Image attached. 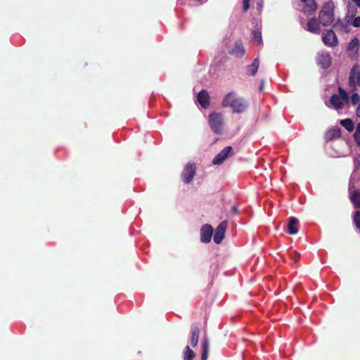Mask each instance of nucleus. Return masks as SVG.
Returning <instances> with one entry per match:
<instances>
[{
  "mask_svg": "<svg viewBox=\"0 0 360 360\" xmlns=\"http://www.w3.org/2000/svg\"><path fill=\"white\" fill-rule=\"evenodd\" d=\"M221 105L224 108H231L233 113H242L245 112L248 103L247 101L242 98L238 97L233 91L228 93L222 100Z\"/></svg>",
  "mask_w": 360,
  "mask_h": 360,
  "instance_id": "nucleus-1",
  "label": "nucleus"
},
{
  "mask_svg": "<svg viewBox=\"0 0 360 360\" xmlns=\"http://www.w3.org/2000/svg\"><path fill=\"white\" fill-rule=\"evenodd\" d=\"M334 3L329 1L323 4L319 13V20L323 26H328L334 21Z\"/></svg>",
  "mask_w": 360,
  "mask_h": 360,
  "instance_id": "nucleus-2",
  "label": "nucleus"
},
{
  "mask_svg": "<svg viewBox=\"0 0 360 360\" xmlns=\"http://www.w3.org/2000/svg\"><path fill=\"white\" fill-rule=\"evenodd\" d=\"M209 124L212 131L221 134L224 129V117L221 112H212L208 117Z\"/></svg>",
  "mask_w": 360,
  "mask_h": 360,
  "instance_id": "nucleus-3",
  "label": "nucleus"
},
{
  "mask_svg": "<svg viewBox=\"0 0 360 360\" xmlns=\"http://www.w3.org/2000/svg\"><path fill=\"white\" fill-rule=\"evenodd\" d=\"M356 86H360V65H354L349 73V86L351 91H355Z\"/></svg>",
  "mask_w": 360,
  "mask_h": 360,
  "instance_id": "nucleus-4",
  "label": "nucleus"
},
{
  "mask_svg": "<svg viewBox=\"0 0 360 360\" xmlns=\"http://www.w3.org/2000/svg\"><path fill=\"white\" fill-rule=\"evenodd\" d=\"M196 174V166L195 164L188 163L184 168L181 177L185 184H189Z\"/></svg>",
  "mask_w": 360,
  "mask_h": 360,
  "instance_id": "nucleus-5",
  "label": "nucleus"
},
{
  "mask_svg": "<svg viewBox=\"0 0 360 360\" xmlns=\"http://www.w3.org/2000/svg\"><path fill=\"white\" fill-rule=\"evenodd\" d=\"M233 155V148L226 146L224 148L221 152L217 154L212 160L213 165H221L229 157Z\"/></svg>",
  "mask_w": 360,
  "mask_h": 360,
  "instance_id": "nucleus-6",
  "label": "nucleus"
},
{
  "mask_svg": "<svg viewBox=\"0 0 360 360\" xmlns=\"http://www.w3.org/2000/svg\"><path fill=\"white\" fill-rule=\"evenodd\" d=\"M316 63L323 69H328L332 64V58L329 53L321 51L317 53Z\"/></svg>",
  "mask_w": 360,
  "mask_h": 360,
  "instance_id": "nucleus-7",
  "label": "nucleus"
},
{
  "mask_svg": "<svg viewBox=\"0 0 360 360\" xmlns=\"http://www.w3.org/2000/svg\"><path fill=\"white\" fill-rule=\"evenodd\" d=\"M228 226L226 220L221 221L216 228L214 234V242L216 244H220L225 236V232Z\"/></svg>",
  "mask_w": 360,
  "mask_h": 360,
  "instance_id": "nucleus-8",
  "label": "nucleus"
},
{
  "mask_svg": "<svg viewBox=\"0 0 360 360\" xmlns=\"http://www.w3.org/2000/svg\"><path fill=\"white\" fill-rule=\"evenodd\" d=\"M213 235V228L210 224H204L200 228V240L202 243H208Z\"/></svg>",
  "mask_w": 360,
  "mask_h": 360,
  "instance_id": "nucleus-9",
  "label": "nucleus"
},
{
  "mask_svg": "<svg viewBox=\"0 0 360 360\" xmlns=\"http://www.w3.org/2000/svg\"><path fill=\"white\" fill-rule=\"evenodd\" d=\"M322 39L325 45L328 46L333 47L338 44V38L332 30H327L323 33Z\"/></svg>",
  "mask_w": 360,
  "mask_h": 360,
  "instance_id": "nucleus-10",
  "label": "nucleus"
},
{
  "mask_svg": "<svg viewBox=\"0 0 360 360\" xmlns=\"http://www.w3.org/2000/svg\"><path fill=\"white\" fill-rule=\"evenodd\" d=\"M349 198L354 208L360 209V189L351 186L349 188Z\"/></svg>",
  "mask_w": 360,
  "mask_h": 360,
  "instance_id": "nucleus-11",
  "label": "nucleus"
},
{
  "mask_svg": "<svg viewBox=\"0 0 360 360\" xmlns=\"http://www.w3.org/2000/svg\"><path fill=\"white\" fill-rule=\"evenodd\" d=\"M332 107L336 110H342L345 104L349 103V100L343 98L338 94H333L330 100Z\"/></svg>",
  "mask_w": 360,
  "mask_h": 360,
  "instance_id": "nucleus-12",
  "label": "nucleus"
},
{
  "mask_svg": "<svg viewBox=\"0 0 360 360\" xmlns=\"http://www.w3.org/2000/svg\"><path fill=\"white\" fill-rule=\"evenodd\" d=\"M198 101L199 104L203 108H207L209 107L210 103V97L208 92L202 89L198 94Z\"/></svg>",
  "mask_w": 360,
  "mask_h": 360,
  "instance_id": "nucleus-13",
  "label": "nucleus"
},
{
  "mask_svg": "<svg viewBox=\"0 0 360 360\" xmlns=\"http://www.w3.org/2000/svg\"><path fill=\"white\" fill-rule=\"evenodd\" d=\"M299 221L295 217H290L288 219L287 224V232L290 235H295L298 232Z\"/></svg>",
  "mask_w": 360,
  "mask_h": 360,
  "instance_id": "nucleus-14",
  "label": "nucleus"
},
{
  "mask_svg": "<svg viewBox=\"0 0 360 360\" xmlns=\"http://www.w3.org/2000/svg\"><path fill=\"white\" fill-rule=\"evenodd\" d=\"M341 136L340 128L336 127L333 129L328 130L324 136L325 141L329 142L333 139H338Z\"/></svg>",
  "mask_w": 360,
  "mask_h": 360,
  "instance_id": "nucleus-15",
  "label": "nucleus"
},
{
  "mask_svg": "<svg viewBox=\"0 0 360 360\" xmlns=\"http://www.w3.org/2000/svg\"><path fill=\"white\" fill-rule=\"evenodd\" d=\"M200 336V328L198 325H193L191 330L190 342L193 347L197 346Z\"/></svg>",
  "mask_w": 360,
  "mask_h": 360,
  "instance_id": "nucleus-16",
  "label": "nucleus"
},
{
  "mask_svg": "<svg viewBox=\"0 0 360 360\" xmlns=\"http://www.w3.org/2000/svg\"><path fill=\"white\" fill-rule=\"evenodd\" d=\"M320 24L319 20L318 21L316 18H312L308 21L305 30L312 33H319Z\"/></svg>",
  "mask_w": 360,
  "mask_h": 360,
  "instance_id": "nucleus-17",
  "label": "nucleus"
},
{
  "mask_svg": "<svg viewBox=\"0 0 360 360\" xmlns=\"http://www.w3.org/2000/svg\"><path fill=\"white\" fill-rule=\"evenodd\" d=\"M303 2L305 4L302 8L304 13L312 14L316 11L318 6L315 0H307Z\"/></svg>",
  "mask_w": 360,
  "mask_h": 360,
  "instance_id": "nucleus-18",
  "label": "nucleus"
},
{
  "mask_svg": "<svg viewBox=\"0 0 360 360\" xmlns=\"http://www.w3.org/2000/svg\"><path fill=\"white\" fill-rule=\"evenodd\" d=\"M229 53L238 58L242 57L245 53V49L242 43L240 41H236L232 49L229 51Z\"/></svg>",
  "mask_w": 360,
  "mask_h": 360,
  "instance_id": "nucleus-19",
  "label": "nucleus"
},
{
  "mask_svg": "<svg viewBox=\"0 0 360 360\" xmlns=\"http://www.w3.org/2000/svg\"><path fill=\"white\" fill-rule=\"evenodd\" d=\"M210 342L207 338H205L202 342L201 360H207L208 358Z\"/></svg>",
  "mask_w": 360,
  "mask_h": 360,
  "instance_id": "nucleus-20",
  "label": "nucleus"
},
{
  "mask_svg": "<svg viewBox=\"0 0 360 360\" xmlns=\"http://www.w3.org/2000/svg\"><path fill=\"white\" fill-rule=\"evenodd\" d=\"M259 65V60L258 58H255L252 64L248 67V72L249 75L254 76L258 70Z\"/></svg>",
  "mask_w": 360,
  "mask_h": 360,
  "instance_id": "nucleus-21",
  "label": "nucleus"
},
{
  "mask_svg": "<svg viewBox=\"0 0 360 360\" xmlns=\"http://www.w3.org/2000/svg\"><path fill=\"white\" fill-rule=\"evenodd\" d=\"M195 353L187 345L184 351V360H193Z\"/></svg>",
  "mask_w": 360,
  "mask_h": 360,
  "instance_id": "nucleus-22",
  "label": "nucleus"
},
{
  "mask_svg": "<svg viewBox=\"0 0 360 360\" xmlns=\"http://www.w3.org/2000/svg\"><path fill=\"white\" fill-rule=\"evenodd\" d=\"M340 124L342 127L345 128L348 131H352L354 130V122L352 120L347 118L345 120H342L340 121Z\"/></svg>",
  "mask_w": 360,
  "mask_h": 360,
  "instance_id": "nucleus-23",
  "label": "nucleus"
},
{
  "mask_svg": "<svg viewBox=\"0 0 360 360\" xmlns=\"http://www.w3.org/2000/svg\"><path fill=\"white\" fill-rule=\"evenodd\" d=\"M359 42L357 38H354L349 44L348 50L356 53L359 51Z\"/></svg>",
  "mask_w": 360,
  "mask_h": 360,
  "instance_id": "nucleus-24",
  "label": "nucleus"
},
{
  "mask_svg": "<svg viewBox=\"0 0 360 360\" xmlns=\"http://www.w3.org/2000/svg\"><path fill=\"white\" fill-rule=\"evenodd\" d=\"M352 219L356 229L360 230V210H356L354 212Z\"/></svg>",
  "mask_w": 360,
  "mask_h": 360,
  "instance_id": "nucleus-25",
  "label": "nucleus"
},
{
  "mask_svg": "<svg viewBox=\"0 0 360 360\" xmlns=\"http://www.w3.org/2000/svg\"><path fill=\"white\" fill-rule=\"evenodd\" d=\"M252 39L254 41H255L257 44H261L262 43V38L261 32L258 30H255L252 32Z\"/></svg>",
  "mask_w": 360,
  "mask_h": 360,
  "instance_id": "nucleus-26",
  "label": "nucleus"
},
{
  "mask_svg": "<svg viewBox=\"0 0 360 360\" xmlns=\"http://www.w3.org/2000/svg\"><path fill=\"white\" fill-rule=\"evenodd\" d=\"M351 103L353 105H356L360 101V96L358 94L355 93L351 96Z\"/></svg>",
  "mask_w": 360,
  "mask_h": 360,
  "instance_id": "nucleus-27",
  "label": "nucleus"
},
{
  "mask_svg": "<svg viewBox=\"0 0 360 360\" xmlns=\"http://www.w3.org/2000/svg\"><path fill=\"white\" fill-rule=\"evenodd\" d=\"M338 92H339L338 95L342 97L343 98H346L347 100L349 99L347 92L345 89H343L342 87H340V86L338 87Z\"/></svg>",
  "mask_w": 360,
  "mask_h": 360,
  "instance_id": "nucleus-28",
  "label": "nucleus"
},
{
  "mask_svg": "<svg viewBox=\"0 0 360 360\" xmlns=\"http://www.w3.org/2000/svg\"><path fill=\"white\" fill-rule=\"evenodd\" d=\"M352 25L354 27H360V16L354 18L352 22Z\"/></svg>",
  "mask_w": 360,
  "mask_h": 360,
  "instance_id": "nucleus-29",
  "label": "nucleus"
},
{
  "mask_svg": "<svg viewBox=\"0 0 360 360\" xmlns=\"http://www.w3.org/2000/svg\"><path fill=\"white\" fill-rule=\"evenodd\" d=\"M243 8L244 11H247L250 8V0H243Z\"/></svg>",
  "mask_w": 360,
  "mask_h": 360,
  "instance_id": "nucleus-30",
  "label": "nucleus"
},
{
  "mask_svg": "<svg viewBox=\"0 0 360 360\" xmlns=\"http://www.w3.org/2000/svg\"><path fill=\"white\" fill-rule=\"evenodd\" d=\"M354 140L359 147H360V134L354 133Z\"/></svg>",
  "mask_w": 360,
  "mask_h": 360,
  "instance_id": "nucleus-31",
  "label": "nucleus"
},
{
  "mask_svg": "<svg viewBox=\"0 0 360 360\" xmlns=\"http://www.w3.org/2000/svg\"><path fill=\"white\" fill-rule=\"evenodd\" d=\"M294 257H292V259L293 261L297 263L298 262L299 259H300V255L299 253L296 252H294Z\"/></svg>",
  "mask_w": 360,
  "mask_h": 360,
  "instance_id": "nucleus-32",
  "label": "nucleus"
},
{
  "mask_svg": "<svg viewBox=\"0 0 360 360\" xmlns=\"http://www.w3.org/2000/svg\"><path fill=\"white\" fill-rule=\"evenodd\" d=\"M231 210L234 214H237L238 213V208L236 205H233L231 207Z\"/></svg>",
  "mask_w": 360,
  "mask_h": 360,
  "instance_id": "nucleus-33",
  "label": "nucleus"
},
{
  "mask_svg": "<svg viewBox=\"0 0 360 360\" xmlns=\"http://www.w3.org/2000/svg\"><path fill=\"white\" fill-rule=\"evenodd\" d=\"M356 115L357 117H360V103L359 104L358 107L356 108Z\"/></svg>",
  "mask_w": 360,
  "mask_h": 360,
  "instance_id": "nucleus-34",
  "label": "nucleus"
},
{
  "mask_svg": "<svg viewBox=\"0 0 360 360\" xmlns=\"http://www.w3.org/2000/svg\"><path fill=\"white\" fill-rule=\"evenodd\" d=\"M354 4L355 5L360 8V0H352Z\"/></svg>",
  "mask_w": 360,
  "mask_h": 360,
  "instance_id": "nucleus-35",
  "label": "nucleus"
},
{
  "mask_svg": "<svg viewBox=\"0 0 360 360\" xmlns=\"http://www.w3.org/2000/svg\"><path fill=\"white\" fill-rule=\"evenodd\" d=\"M355 133L360 134V122L356 126Z\"/></svg>",
  "mask_w": 360,
  "mask_h": 360,
  "instance_id": "nucleus-36",
  "label": "nucleus"
},
{
  "mask_svg": "<svg viewBox=\"0 0 360 360\" xmlns=\"http://www.w3.org/2000/svg\"><path fill=\"white\" fill-rule=\"evenodd\" d=\"M262 89H263V82H261V84L259 86V90L262 91Z\"/></svg>",
  "mask_w": 360,
  "mask_h": 360,
  "instance_id": "nucleus-37",
  "label": "nucleus"
}]
</instances>
